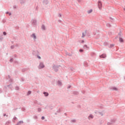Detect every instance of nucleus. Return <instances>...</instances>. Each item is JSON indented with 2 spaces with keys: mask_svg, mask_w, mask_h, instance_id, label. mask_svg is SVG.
I'll return each instance as SVG.
<instances>
[{
  "mask_svg": "<svg viewBox=\"0 0 125 125\" xmlns=\"http://www.w3.org/2000/svg\"><path fill=\"white\" fill-rule=\"evenodd\" d=\"M98 4L99 9H101L102 8V3H101V1H99L98 2Z\"/></svg>",
  "mask_w": 125,
  "mask_h": 125,
  "instance_id": "1",
  "label": "nucleus"
},
{
  "mask_svg": "<svg viewBox=\"0 0 125 125\" xmlns=\"http://www.w3.org/2000/svg\"><path fill=\"white\" fill-rule=\"evenodd\" d=\"M39 68L40 69H42V68H44V65H43V63H41L39 65Z\"/></svg>",
  "mask_w": 125,
  "mask_h": 125,
  "instance_id": "2",
  "label": "nucleus"
},
{
  "mask_svg": "<svg viewBox=\"0 0 125 125\" xmlns=\"http://www.w3.org/2000/svg\"><path fill=\"white\" fill-rule=\"evenodd\" d=\"M100 58H105L106 54H103V55L100 56Z\"/></svg>",
  "mask_w": 125,
  "mask_h": 125,
  "instance_id": "3",
  "label": "nucleus"
},
{
  "mask_svg": "<svg viewBox=\"0 0 125 125\" xmlns=\"http://www.w3.org/2000/svg\"><path fill=\"white\" fill-rule=\"evenodd\" d=\"M119 42H124V39H123V38H120Z\"/></svg>",
  "mask_w": 125,
  "mask_h": 125,
  "instance_id": "4",
  "label": "nucleus"
},
{
  "mask_svg": "<svg viewBox=\"0 0 125 125\" xmlns=\"http://www.w3.org/2000/svg\"><path fill=\"white\" fill-rule=\"evenodd\" d=\"M111 89H112V90H118V88L116 87H112Z\"/></svg>",
  "mask_w": 125,
  "mask_h": 125,
  "instance_id": "5",
  "label": "nucleus"
},
{
  "mask_svg": "<svg viewBox=\"0 0 125 125\" xmlns=\"http://www.w3.org/2000/svg\"><path fill=\"white\" fill-rule=\"evenodd\" d=\"M32 38H33L34 40H36V35L35 34H33L32 35H31Z\"/></svg>",
  "mask_w": 125,
  "mask_h": 125,
  "instance_id": "6",
  "label": "nucleus"
},
{
  "mask_svg": "<svg viewBox=\"0 0 125 125\" xmlns=\"http://www.w3.org/2000/svg\"><path fill=\"white\" fill-rule=\"evenodd\" d=\"M82 35H83L82 36V38H84V37H85L86 33L85 32L83 33Z\"/></svg>",
  "mask_w": 125,
  "mask_h": 125,
  "instance_id": "7",
  "label": "nucleus"
},
{
  "mask_svg": "<svg viewBox=\"0 0 125 125\" xmlns=\"http://www.w3.org/2000/svg\"><path fill=\"white\" fill-rule=\"evenodd\" d=\"M43 94H44L45 96H48V93H46V92H44L43 93Z\"/></svg>",
  "mask_w": 125,
  "mask_h": 125,
  "instance_id": "8",
  "label": "nucleus"
},
{
  "mask_svg": "<svg viewBox=\"0 0 125 125\" xmlns=\"http://www.w3.org/2000/svg\"><path fill=\"white\" fill-rule=\"evenodd\" d=\"M91 12H92V9H90L87 11V13L88 14L91 13Z\"/></svg>",
  "mask_w": 125,
  "mask_h": 125,
  "instance_id": "9",
  "label": "nucleus"
},
{
  "mask_svg": "<svg viewBox=\"0 0 125 125\" xmlns=\"http://www.w3.org/2000/svg\"><path fill=\"white\" fill-rule=\"evenodd\" d=\"M89 119H93V116L92 115H90L89 116Z\"/></svg>",
  "mask_w": 125,
  "mask_h": 125,
  "instance_id": "10",
  "label": "nucleus"
},
{
  "mask_svg": "<svg viewBox=\"0 0 125 125\" xmlns=\"http://www.w3.org/2000/svg\"><path fill=\"white\" fill-rule=\"evenodd\" d=\"M42 28L43 30H44L45 29V27L44 26V25H42Z\"/></svg>",
  "mask_w": 125,
  "mask_h": 125,
  "instance_id": "11",
  "label": "nucleus"
},
{
  "mask_svg": "<svg viewBox=\"0 0 125 125\" xmlns=\"http://www.w3.org/2000/svg\"><path fill=\"white\" fill-rule=\"evenodd\" d=\"M58 84H61V82L60 81L58 82Z\"/></svg>",
  "mask_w": 125,
  "mask_h": 125,
  "instance_id": "12",
  "label": "nucleus"
},
{
  "mask_svg": "<svg viewBox=\"0 0 125 125\" xmlns=\"http://www.w3.org/2000/svg\"><path fill=\"white\" fill-rule=\"evenodd\" d=\"M3 35H4V36H6V32H3Z\"/></svg>",
  "mask_w": 125,
  "mask_h": 125,
  "instance_id": "13",
  "label": "nucleus"
},
{
  "mask_svg": "<svg viewBox=\"0 0 125 125\" xmlns=\"http://www.w3.org/2000/svg\"><path fill=\"white\" fill-rule=\"evenodd\" d=\"M79 51L80 52H83V50L82 49H80Z\"/></svg>",
  "mask_w": 125,
  "mask_h": 125,
  "instance_id": "14",
  "label": "nucleus"
},
{
  "mask_svg": "<svg viewBox=\"0 0 125 125\" xmlns=\"http://www.w3.org/2000/svg\"><path fill=\"white\" fill-rule=\"evenodd\" d=\"M18 124H23V122L20 121Z\"/></svg>",
  "mask_w": 125,
  "mask_h": 125,
  "instance_id": "15",
  "label": "nucleus"
},
{
  "mask_svg": "<svg viewBox=\"0 0 125 125\" xmlns=\"http://www.w3.org/2000/svg\"><path fill=\"white\" fill-rule=\"evenodd\" d=\"M37 57L39 58V59H41V57H40V56H38Z\"/></svg>",
  "mask_w": 125,
  "mask_h": 125,
  "instance_id": "16",
  "label": "nucleus"
},
{
  "mask_svg": "<svg viewBox=\"0 0 125 125\" xmlns=\"http://www.w3.org/2000/svg\"><path fill=\"white\" fill-rule=\"evenodd\" d=\"M41 110H41L40 108H39V109H38V111H39V112H41Z\"/></svg>",
  "mask_w": 125,
  "mask_h": 125,
  "instance_id": "17",
  "label": "nucleus"
},
{
  "mask_svg": "<svg viewBox=\"0 0 125 125\" xmlns=\"http://www.w3.org/2000/svg\"><path fill=\"white\" fill-rule=\"evenodd\" d=\"M42 120H44V117H42Z\"/></svg>",
  "mask_w": 125,
  "mask_h": 125,
  "instance_id": "18",
  "label": "nucleus"
},
{
  "mask_svg": "<svg viewBox=\"0 0 125 125\" xmlns=\"http://www.w3.org/2000/svg\"><path fill=\"white\" fill-rule=\"evenodd\" d=\"M28 94H31V91H28Z\"/></svg>",
  "mask_w": 125,
  "mask_h": 125,
  "instance_id": "19",
  "label": "nucleus"
},
{
  "mask_svg": "<svg viewBox=\"0 0 125 125\" xmlns=\"http://www.w3.org/2000/svg\"><path fill=\"white\" fill-rule=\"evenodd\" d=\"M82 42L83 43V42H84V41L82 40Z\"/></svg>",
  "mask_w": 125,
  "mask_h": 125,
  "instance_id": "20",
  "label": "nucleus"
},
{
  "mask_svg": "<svg viewBox=\"0 0 125 125\" xmlns=\"http://www.w3.org/2000/svg\"><path fill=\"white\" fill-rule=\"evenodd\" d=\"M84 47L87 48V45H84Z\"/></svg>",
  "mask_w": 125,
  "mask_h": 125,
  "instance_id": "21",
  "label": "nucleus"
},
{
  "mask_svg": "<svg viewBox=\"0 0 125 125\" xmlns=\"http://www.w3.org/2000/svg\"><path fill=\"white\" fill-rule=\"evenodd\" d=\"M6 115V114H4V117H5Z\"/></svg>",
  "mask_w": 125,
  "mask_h": 125,
  "instance_id": "22",
  "label": "nucleus"
}]
</instances>
